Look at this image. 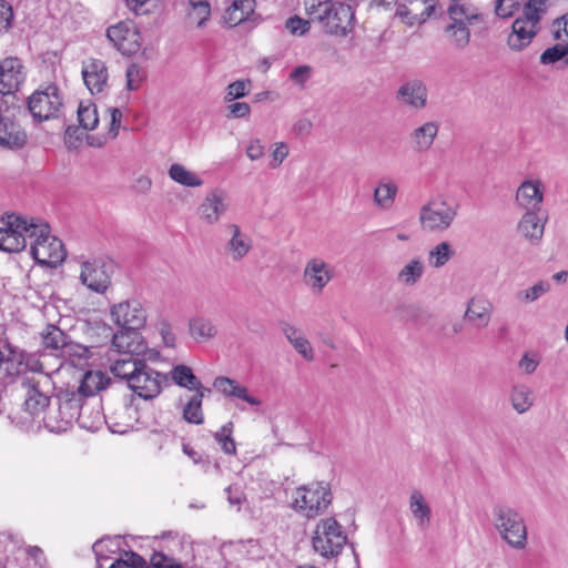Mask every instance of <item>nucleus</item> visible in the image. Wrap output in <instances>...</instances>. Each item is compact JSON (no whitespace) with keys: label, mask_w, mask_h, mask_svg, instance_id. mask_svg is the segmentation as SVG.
I'll list each match as a JSON object with an SVG mask.
<instances>
[{"label":"nucleus","mask_w":568,"mask_h":568,"mask_svg":"<svg viewBox=\"0 0 568 568\" xmlns=\"http://www.w3.org/2000/svg\"><path fill=\"white\" fill-rule=\"evenodd\" d=\"M151 564L154 568H182V565L166 557L162 552H154L151 557Z\"/></svg>","instance_id":"nucleus-63"},{"label":"nucleus","mask_w":568,"mask_h":568,"mask_svg":"<svg viewBox=\"0 0 568 568\" xmlns=\"http://www.w3.org/2000/svg\"><path fill=\"white\" fill-rule=\"evenodd\" d=\"M125 558L118 557L113 560L109 568H139L144 567V559L138 554L130 551L124 552Z\"/></svg>","instance_id":"nucleus-54"},{"label":"nucleus","mask_w":568,"mask_h":568,"mask_svg":"<svg viewBox=\"0 0 568 568\" xmlns=\"http://www.w3.org/2000/svg\"><path fill=\"white\" fill-rule=\"evenodd\" d=\"M170 377L172 382L181 388H185L193 393L202 390H207V393H211L210 388L205 387L201 383V381L194 375L191 367L184 364L173 366L172 369L170 371Z\"/></svg>","instance_id":"nucleus-33"},{"label":"nucleus","mask_w":568,"mask_h":568,"mask_svg":"<svg viewBox=\"0 0 568 568\" xmlns=\"http://www.w3.org/2000/svg\"><path fill=\"white\" fill-rule=\"evenodd\" d=\"M425 264L420 258H412L397 274V282L405 286L415 285L424 275Z\"/></svg>","instance_id":"nucleus-43"},{"label":"nucleus","mask_w":568,"mask_h":568,"mask_svg":"<svg viewBox=\"0 0 568 568\" xmlns=\"http://www.w3.org/2000/svg\"><path fill=\"white\" fill-rule=\"evenodd\" d=\"M41 335L44 348L63 351L65 347H68L67 335L54 325H48Z\"/></svg>","instance_id":"nucleus-46"},{"label":"nucleus","mask_w":568,"mask_h":568,"mask_svg":"<svg viewBox=\"0 0 568 568\" xmlns=\"http://www.w3.org/2000/svg\"><path fill=\"white\" fill-rule=\"evenodd\" d=\"M547 2L548 0H527L520 17L539 26L541 18L547 12Z\"/></svg>","instance_id":"nucleus-50"},{"label":"nucleus","mask_w":568,"mask_h":568,"mask_svg":"<svg viewBox=\"0 0 568 568\" xmlns=\"http://www.w3.org/2000/svg\"><path fill=\"white\" fill-rule=\"evenodd\" d=\"M493 521L500 538L509 547L516 550L526 548L528 531L525 519L519 511L507 505H495L493 508Z\"/></svg>","instance_id":"nucleus-4"},{"label":"nucleus","mask_w":568,"mask_h":568,"mask_svg":"<svg viewBox=\"0 0 568 568\" xmlns=\"http://www.w3.org/2000/svg\"><path fill=\"white\" fill-rule=\"evenodd\" d=\"M81 74L85 87L92 94L103 92L108 84V69L105 63L100 59L91 58L83 61Z\"/></svg>","instance_id":"nucleus-20"},{"label":"nucleus","mask_w":568,"mask_h":568,"mask_svg":"<svg viewBox=\"0 0 568 568\" xmlns=\"http://www.w3.org/2000/svg\"><path fill=\"white\" fill-rule=\"evenodd\" d=\"M191 336L196 341H205L214 337L217 333L213 322L205 317L192 318L189 323Z\"/></svg>","instance_id":"nucleus-45"},{"label":"nucleus","mask_w":568,"mask_h":568,"mask_svg":"<svg viewBox=\"0 0 568 568\" xmlns=\"http://www.w3.org/2000/svg\"><path fill=\"white\" fill-rule=\"evenodd\" d=\"M458 209L456 202L444 195L430 197L419 209L418 221L422 230L430 233L447 231L457 217Z\"/></svg>","instance_id":"nucleus-7"},{"label":"nucleus","mask_w":568,"mask_h":568,"mask_svg":"<svg viewBox=\"0 0 568 568\" xmlns=\"http://www.w3.org/2000/svg\"><path fill=\"white\" fill-rule=\"evenodd\" d=\"M4 349H7V362L11 363V368H6L7 377L21 376L22 379L27 377V373L44 374L42 363L37 354L22 351L9 343L4 345Z\"/></svg>","instance_id":"nucleus-14"},{"label":"nucleus","mask_w":568,"mask_h":568,"mask_svg":"<svg viewBox=\"0 0 568 568\" xmlns=\"http://www.w3.org/2000/svg\"><path fill=\"white\" fill-rule=\"evenodd\" d=\"M438 130L439 125L434 121L426 122L414 129L410 133L413 148L418 152L429 150L438 134Z\"/></svg>","instance_id":"nucleus-36"},{"label":"nucleus","mask_w":568,"mask_h":568,"mask_svg":"<svg viewBox=\"0 0 568 568\" xmlns=\"http://www.w3.org/2000/svg\"><path fill=\"white\" fill-rule=\"evenodd\" d=\"M125 78H126V88L131 91H134V90H138L142 85V83L145 79V72L142 69V67H140L139 64L131 63L126 68Z\"/></svg>","instance_id":"nucleus-53"},{"label":"nucleus","mask_w":568,"mask_h":568,"mask_svg":"<svg viewBox=\"0 0 568 568\" xmlns=\"http://www.w3.org/2000/svg\"><path fill=\"white\" fill-rule=\"evenodd\" d=\"M168 173L172 181L183 186L197 187L203 185V180L197 174L186 170L182 164H172Z\"/></svg>","instance_id":"nucleus-44"},{"label":"nucleus","mask_w":568,"mask_h":568,"mask_svg":"<svg viewBox=\"0 0 568 568\" xmlns=\"http://www.w3.org/2000/svg\"><path fill=\"white\" fill-rule=\"evenodd\" d=\"M494 312L493 303L484 296H474L469 300L464 320L477 329L488 326Z\"/></svg>","instance_id":"nucleus-23"},{"label":"nucleus","mask_w":568,"mask_h":568,"mask_svg":"<svg viewBox=\"0 0 568 568\" xmlns=\"http://www.w3.org/2000/svg\"><path fill=\"white\" fill-rule=\"evenodd\" d=\"M207 390L193 393L187 397L185 404L182 406L183 419L193 425H202L204 423V414L202 410L203 398Z\"/></svg>","instance_id":"nucleus-38"},{"label":"nucleus","mask_w":568,"mask_h":568,"mask_svg":"<svg viewBox=\"0 0 568 568\" xmlns=\"http://www.w3.org/2000/svg\"><path fill=\"white\" fill-rule=\"evenodd\" d=\"M544 201V186L539 180H526L517 189L516 203L521 209L538 211Z\"/></svg>","instance_id":"nucleus-26"},{"label":"nucleus","mask_w":568,"mask_h":568,"mask_svg":"<svg viewBox=\"0 0 568 568\" xmlns=\"http://www.w3.org/2000/svg\"><path fill=\"white\" fill-rule=\"evenodd\" d=\"M226 194L220 189L207 193L199 207L201 217L209 224L216 223L220 216L226 211Z\"/></svg>","instance_id":"nucleus-27"},{"label":"nucleus","mask_w":568,"mask_h":568,"mask_svg":"<svg viewBox=\"0 0 568 568\" xmlns=\"http://www.w3.org/2000/svg\"><path fill=\"white\" fill-rule=\"evenodd\" d=\"M144 363L145 361L140 356L118 354V357L112 361L110 371L114 377L125 381L126 385H129L131 376L135 375Z\"/></svg>","instance_id":"nucleus-31"},{"label":"nucleus","mask_w":568,"mask_h":568,"mask_svg":"<svg viewBox=\"0 0 568 568\" xmlns=\"http://www.w3.org/2000/svg\"><path fill=\"white\" fill-rule=\"evenodd\" d=\"M537 212L535 210L526 211L517 225L518 232L531 243H539L545 231L546 220L542 221Z\"/></svg>","instance_id":"nucleus-30"},{"label":"nucleus","mask_w":568,"mask_h":568,"mask_svg":"<svg viewBox=\"0 0 568 568\" xmlns=\"http://www.w3.org/2000/svg\"><path fill=\"white\" fill-rule=\"evenodd\" d=\"M251 82L248 80H236L230 83L226 88L224 97L225 102H233L234 100L244 98L248 94Z\"/></svg>","instance_id":"nucleus-52"},{"label":"nucleus","mask_w":568,"mask_h":568,"mask_svg":"<svg viewBox=\"0 0 568 568\" xmlns=\"http://www.w3.org/2000/svg\"><path fill=\"white\" fill-rule=\"evenodd\" d=\"M568 12L557 18L551 24V34L559 43L568 44Z\"/></svg>","instance_id":"nucleus-56"},{"label":"nucleus","mask_w":568,"mask_h":568,"mask_svg":"<svg viewBox=\"0 0 568 568\" xmlns=\"http://www.w3.org/2000/svg\"><path fill=\"white\" fill-rule=\"evenodd\" d=\"M409 510L416 520L417 527L425 531L432 519V508L420 490L414 489L409 496Z\"/></svg>","instance_id":"nucleus-34"},{"label":"nucleus","mask_w":568,"mask_h":568,"mask_svg":"<svg viewBox=\"0 0 568 568\" xmlns=\"http://www.w3.org/2000/svg\"><path fill=\"white\" fill-rule=\"evenodd\" d=\"M540 363V358L535 353H525L518 362V367L527 375L532 374Z\"/></svg>","instance_id":"nucleus-58"},{"label":"nucleus","mask_w":568,"mask_h":568,"mask_svg":"<svg viewBox=\"0 0 568 568\" xmlns=\"http://www.w3.org/2000/svg\"><path fill=\"white\" fill-rule=\"evenodd\" d=\"M14 231H18L24 240L30 241V253L34 261L42 265L57 266L65 260L67 252L63 243L55 236L50 235V226L48 223L16 215L12 219Z\"/></svg>","instance_id":"nucleus-1"},{"label":"nucleus","mask_w":568,"mask_h":568,"mask_svg":"<svg viewBox=\"0 0 568 568\" xmlns=\"http://www.w3.org/2000/svg\"><path fill=\"white\" fill-rule=\"evenodd\" d=\"M449 23L444 28L448 44L457 50H465L470 42L469 27L484 21L476 7L454 6L447 8Z\"/></svg>","instance_id":"nucleus-5"},{"label":"nucleus","mask_w":568,"mask_h":568,"mask_svg":"<svg viewBox=\"0 0 568 568\" xmlns=\"http://www.w3.org/2000/svg\"><path fill=\"white\" fill-rule=\"evenodd\" d=\"M288 155V146L284 142H278L275 144L274 150L272 151V161L270 162V166L272 169H276L280 166L283 161Z\"/></svg>","instance_id":"nucleus-60"},{"label":"nucleus","mask_w":568,"mask_h":568,"mask_svg":"<svg viewBox=\"0 0 568 568\" xmlns=\"http://www.w3.org/2000/svg\"><path fill=\"white\" fill-rule=\"evenodd\" d=\"M286 30L293 36H304L308 32L310 22L298 16L291 17L285 22Z\"/></svg>","instance_id":"nucleus-57"},{"label":"nucleus","mask_w":568,"mask_h":568,"mask_svg":"<svg viewBox=\"0 0 568 568\" xmlns=\"http://www.w3.org/2000/svg\"><path fill=\"white\" fill-rule=\"evenodd\" d=\"M114 264L105 257H94L81 263L80 281L90 291L103 294L111 283Z\"/></svg>","instance_id":"nucleus-11"},{"label":"nucleus","mask_w":568,"mask_h":568,"mask_svg":"<svg viewBox=\"0 0 568 568\" xmlns=\"http://www.w3.org/2000/svg\"><path fill=\"white\" fill-rule=\"evenodd\" d=\"M285 337L295 351L306 361H313L314 353L310 342L303 336L297 327L285 324L282 328Z\"/></svg>","instance_id":"nucleus-41"},{"label":"nucleus","mask_w":568,"mask_h":568,"mask_svg":"<svg viewBox=\"0 0 568 568\" xmlns=\"http://www.w3.org/2000/svg\"><path fill=\"white\" fill-rule=\"evenodd\" d=\"M227 230L231 233V239L225 245V252L234 261L243 260L252 248L251 237L241 231L236 224H230Z\"/></svg>","instance_id":"nucleus-29"},{"label":"nucleus","mask_w":568,"mask_h":568,"mask_svg":"<svg viewBox=\"0 0 568 568\" xmlns=\"http://www.w3.org/2000/svg\"><path fill=\"white\" fill-rule=\"evenodd\" d=\"M13 217H16V214H8L4 226L0 227V250L3 252L18 253L24 250V240L18 231L13 230Z\"/></svg>","instance_id":"nucleus-35"},{"label":"nucleus","mask_w":568,"mask_h":568,"mask_svg":"<svg viewBox=\"0 0 568 568\" xmlns=\"http://www.w3.org/2000/svg\"><path fill=\"white\" fill-rule=\"evenodd\" d=\"M108 416L102 412L101 400L98 398L84 399L79 417L75 418L78 425L89 432H97L106 423Z\"/></svg>","instance_id":"nucleus-25"},{"label":"nucleus","mask_w":568,"mask_h":568,"mask_svg":"<svg viewBox=\"0 0 568 568\" xmlns=\"http://www.w3.org/2000/svg\"><path fill=\"white\" fill-rule=\"evenodd\" d=\"M58 408L42 417L45 428L55 434L67 432L79 417L84 398L74 387L60 390L57 395Z\"/></svg>","instance_id":"nucleus-6"},{"label":"nucleus","mask_w":568,"mask_h":568,"mask_svg":"<svg viewBox=\"0 0 568 568\" xmlns=\"http://www.w3.org/2000/svg\"><path fill=\"white\" fill-rule=\"evenodd\" d=\"M333 277V267L322 258H311L304 267V282L314 293L323 292Z\"/></svg>","instance_id":"nucleus-17"},{"label":"nucleus","mask_w":568,"mask_h":568,"mask_svg":"<svg viewBox=\"0 0 568 568\" xmlns=\"http://www.w3.org/2000/svg\"><path fill=\"white\" fill-rule=\"evenodd\" d=\"M568 57V44L557 43L551 48L546 49L540 55V63L548 65L560 61Z\"/></svg>","instance_id":"nucleus-51"},{"label":"nucleus","mask_w":568,"mask_h":568,"mask_svg":"<svg viewBox=\"0 0 568 568\" xmlns=\"http://www.w3.org/2000/svg\"><path fill=\"white\" fill-rule=\"evenodd\" d=\"M3 105L0 103V148L19 150L27 143V133L19 123L4 114Z\"/></svg>","instance_id":"nucleus-18"},{"label":"nucleus","mask_w":568,"mask_h":568,"mask_svg":"<svg viewBox=\"0 0 568 568\" xmlns=\"http://www.w3.org/2000/svg\"><path fill=\"white\" fill-rule=\"evenodd\" d=\"M111 317L119 329H141L146 323V312L138 300L124 301L113 305Z\"/></svg>","instance_id":"nucleus-15"},{"label":"nucleus","mask_w":568,"mask_h":568,"mask_svg":"<svg viewBox=\"0 0 568 568\" xmlns=\"http://www.w3.org/2000/svg\"><path fill=\"white\" fill-rule=\"evenodd\" d=\"M213 386L226 397L239 398L246 402L251 406H260L261 400L248 393L246 386L241 385L237 381L225 376H217Z\"/></svg>","instance_id":"nucleus-28"},{"label":"nucleus","mask_w":568,"mask_h":568,"mask_svg":"<svg viewBox=\"0 0 568 568\" xmlns=\"http://www.w3.org/2000/svg\"><path fill=\"white\" fill-rule=\"evenodd\" d=\"M211 17V4L207 0H189L186 19L190 24L202 28Z\"/></svg>","instance_id":"nucleus-42"},{"label":"nucleus","mask_w":568,"mask_h":568,"mask_svg":"<svg viewBox=\"0 0 568 568\" xmlns=\"http://www.w3.org/2000/svg\"><path fill=\"white\" fill-rule=\"evenodd\" d=\"M550 290V284L547 281H539L531 287L519 293V297L526 302H535L541 295L546 294Z\"/></svg>","instance_id":"nucleus-55"},{"label":"nucleus","mask_w":568,"mask_h":568,"mask_svg":"<svg viewBox=\"0 0 568 568\" xmlns=\"http://www.w3.org/2000/svg\"><path fill=\"white\" fill-rule=\"evenodd\" d=\"M63 106V93L54 83L41 85L28 100L29 111L38 122L59 118Z\"/></svg>","instance_id":"nucleus-10"},{"label":"nucleus","mask_w":568,"mask_h":568,"mask_svg":"<svg viewBox=\"0 0 568 568\" xmlns=\"http://www.w3.org/2000/svg\"><path fill=\"white\" fill-rule=\"evenodd\" d=\"M229 116L234 119H242L251 113V106L246 102H233L226 106Z\"/></svg>","instance_id":"nucleus-62"},{"label":"nucleus","mask_w":568,"mask_h":568,"mask_svg":"<svg viewBox=\"0 0 568 568\" xmlns=\"http://www.w3.org/2000/svg\"><path fill=\"white\" fill-rule=\"evenodd\" d=\"M454 255L452 245L448 242H440L428 253V262L433 267L444 266Z\"/></svg>","instance_id":"nucleus-49"},{"label":"nucleus","mask_w":568,"mask_h":568,"mask_svg":"<svg viewBox=\"0 0 568 568\" xmlns=\"http://www.w3.org/2000/svg\"><path fill=\"white\" fill-rule=\"evenodd\" d=\"M509 400L515 412L525 414L534 405L535 396L528 385L518 383L511 386Z\"/></svg>","instance_id":"nucleus-37"},{"label":"nucleus","mask_w":568,"mask_h":568,"mask_svg":"<svg viewBox=\"0 0 568 568\" xmlns=\"http://www.w3.org/2000/svg\"><path fill=\"white\" fill-rule=\"evenodd\" d=\"M427 87L419 79H412L402 83L396 93V99L400 103L416 111L427 105Z\"/></svg>","instance_id":"nucleus-19"},{"label":"nucleus","mask_w":568,"mask_h":568,"mask_svg":"<svg viewBox=\"0 0 568 568\" xmlns=\"http://www.w3.org/2000/svg\"><path fill=\"white\" fill-rule=\"evenodd\" d=\"M138 420V408L130 400L122 403L108 415L106 424L112 433L125 434L134 428Z\"/></svg>","instance_id":"nucleus-22"},{"label":"nucleus","mask_w":568,"mask_h":568,"mask_svg":"<svg viewBox=\"0 0 568 568\" xmlns=\"http://www.w3.org/2000/svg\"><path fill=\"white\" fill-rule=\"evenodd\" d=\"M346 541L347 536L343 527L333 517L321 519L312 538L314 550L327 559L337 557Z\"/></svg>","instance_id":"nucleus-9"},{"label":"nucleus","mask_w":568,"mask_h":568,"mask_svg":"<svg viewBox=\"0 0 568 568\" xmlns=\"http://www.w3.org/2000/svg\"><path fill=\"white\" fill-rule=\"evenodd\" d=\"M21 385L26 390L23 412L28 415L18 420L11 418L12 423L24 427L39 417L49 406L50 394L53 390V382L49 374L32 375L23 377Z\"/></svg>","instance_id":"nucleus-3"},{"label":"nucleus","mask_w":568,"mask_h":568,"mask_svg":"<svg viewBox=\"0 0 568 568\" xmlns=\"http://www.w3.org/2000/svg\"><path fill=\"white\" fill-rule=\"evenodd\" d=\"M168 382V376L146 364L131 376L128 387L143 399H153L162 392V386Z\"/></svg>","instance_id":"nucleus-12"},{"label":"nucleus","mask_w":568,"mask_h":568,"mask_svg":"<svg viewBox=\"0 0 568 568\" xmlns=\"http://www.w3.org/2000/svg\"><path fill=\"white\" fill-rule=\"evenodd\" d=\"M398 187L396 183L389 179H382L374 191V203L383 210H389L396 199Z\"/></svg>","instance_id":"nucleus-39"},{"label":"nucleus","mask_w":568,"mask_h":568,"mask_svg":"<svg viewBox=\"0 0 568 568\" xmlns=\"http://www.w3.org/2000/svg\"><path fill=\"white\" fill-rule=\"evenodd\" d=\"M233 429L234 424L232 422H227L214 434V439L220 445L223 453L227 455H234L236 453V444L232 436Z\"/></svg>","instance_id":"nucleus-48"},{"label":"nucleus","mask_w":568,"mask_h":568,"mask_svg":"<svg viewBox=\"0 0 568 568\" xmlns=\"http://www.w3.org/2000/svg\"><path fill=\"white\" fill-rule=\"evenodd\" d=\"M77 114L79 124L84 130L92 131L98 126L99 115L95 104L90 102H80L77 110Z\"/></svg>","instance_id":"nucleus-47"},{"label":"nucleus","mask_w":568,"mask_h":568,"mask_svg":"<svg viewBox=\"0 0 568 568\" xmlns=\"http://www.w3.org/2000/svg\"><path fill=\"white\" fill-rule=\"evenodd\" d=\"M112 347L118 354L141 356L146 351V344L140 329H119L112 338Z\"/></svg>","instance_id":"nucleus-21"},{"label":"nucleus","mask_w":568,"mask_h":568,"mask_svg":"<svg viewBox=\"0 0 568 568\" xmlns=\"http://www.w3.org/2000/svg\"><path fill=\"white\" fill-rule=\"evenodd\" d=\"M13 12L11 6L0 0V34L8 31L11 27Z\"/></svg>","instance_id":"nucleus-59"},{"label":"nucleus","mask_w":568,"mask_h":568,"mask_svg":"<svg viewBox=\"0 0 568 568\" xmlns=\"http://www.w3.org/2000/svg\"><path fill=\"white\" fill-rule=\"evenodd\" d=\"M106 37L123 55L135 54L141 48V34L132 21L111 26Z\"/></svg>","instance_id":"nucleus-16"},{"label":"nucleus","mask_w":568,"mask_h":568,"mask_svg":"<svg viewBox=\"0 0 568 568\" xmlns=\"http://www.w3.org/2000/svg\"><path fill=\"white\" fill-rule=\"evenodd\" d=\"M307 12L313 21L322 24L327 34L346 37L354 29L355 12L352 4L323 0L313 2L307 7Z\"/></svg>","instance_id":"nucleus-2"},{"label":"nucleus","mask_w":568,"mask_h":568,"mask_svg":"<svg viewBox=\"0 0 568 568\" xmlns=\"http://www.w3.org/2000/svg\"><path fill=\"white\" fill-rule=\"evenodd\" d=\"M121 537H105L95 541L92 546L93 552L97 558L98 566L103 568V561L112 559L121 550Z\"/></svg>","instance_id":"nucleus-40"},{"label":"nucleus","mask_w":568,"mask_h":568,"mask_svg":"<svg viewBox=\"0 0 568 568\" xmlns=\"http://www.w3.org/2000/svg\"><path fill=\"white\" fill-rule=\"evenodd\" d=\"M265 146L260 139L251 140L246 148V155L251 161H256L263 158Z\"/></svg>","instance_id":"nucleus-64"},{"label":"nucleus","mask_w":568,"mask_h":568,"mask_svg":"<svg viewBox=\"0 0 568 568\" xmlns=\"http://www.w3.org/2000/svg\"><path fill=\"white\" fill-rule=\"evenodd\" d=\"M332 499L328 484L313 481L294 490L291 507L307 518H315L327 509Z\"/></svg>","instance_id":"nucleus-8"},{"label":"nucleus","mask_w":568,"mask_h":568,"mask_svg":"<svg viewBox=\"0 0 568 568\" xmlns=\"http://www.w3.org/2000/svg\"><path fill=\"white\" fill-rule=\"evenodd\" d=\"M539 32V26L527 21L523 17L515 19L511 32L507 38V45L511 51H521L528 47Z\"/></svg>","instance_id":"nucleus-24"},{"label":"nucleus","mask_w":568,"mask_h":568,"mask_svg":"<svg viewBox=\"0 0 568 568\" xmlns=\"http://www.w3.org/2000/svg\"><path fill=\"white\" fill-rule=\"evenodd\" d=\"M26 80L22 61L9 57L0 62V103L8 104L7 99L12 97Z\"/></svg>","instance_id":"nucleus-13"},{"label":"nucleus","mask_w":568,"mask_h":568,"mask_svg":"<svg viewBox=\"0 0 568 568\" xmlns=\"http://www.w3.org/2000/svg\"><path fill=\"white\" fill-rule=\"evenodd\" d=\"M110 384V377L101 371H89L87 372L80 385L74 388L84 399L95 398V394L102 389H105Z\"/></svg>","instance_id":"nucleus-32"},{"label":"nucleus","mask_w":568,"mask_h":568,"mask_svg":"<svg viewBox=\"0 0 568 568\" xmlns=\"http://www.w3.org/2000/svg\"><path fill=\"white\" fill-rule=\"evenodd\" d=\"M158 329L164 345L168 347H174L176 337L172 331L171 324L168 321L163 320L159 323Z\"/></svg>","instance_id":"nucleus-61"}]
</instances>
